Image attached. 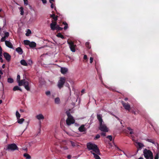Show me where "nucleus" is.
I'll return each instance as SVG.
<instances>
[{"label":"nucleus","instance_id":"46","mask_svg":"<svg viewBox=\"0 0 159 159\" xmlns=\"http://www.w3.org/2000/svg\"><path fill=\"white\" fill-rule=\"evenodd\" d=\"M93 58L92 57H90V62L91 63L93 62Z\"/></svg>","mask_w":159,"mask_h":159},{"label":"nucleus","instance_id":"13","mask_svg":"<svg viewBox=\"0 0 159 159\" xmlns=\"http://www.w3.org/2000/svg\"><path fill=\"white\" fill-rule=\"evenodd\" d=\"M97 119L99 121V124H101L103 122V121L102 119V116L101 114H97Z\"/></svg>","mask_w":159,"mask_h":159},{"label":"nucleus","instance_id":"48","mask_svg":"<svg viewBox=\"0 0 159 159\" xmlns=\"http://www.w3.org/2000/svg\"><path fill=\"white\" fill-rule=\"evenodd\" d=\"M68 28V25H66L64 26V30H66Z\"/></svg>","mask_w":159,"mask_h":159},{"label":"nucleus","instance_id":"30","mask_svg":"<svg viewBox=\"0 0 159 159\" xmlns=\"http://www.w3.org/2000/svg\"><path fill=\"white\" fill-rule=\"evenodd\" d=\"M145 140L153 144H155V141L153 139H145Z\"/></svg>","mask_w":159,"mask_h":159},{"label":"nucleus","instance_id":"16","mask_svg":"<svg viewBox=\"0 0 159 159\" xmlns=\"http://www.w3.org/2000/svg\"><path fill=\"white\" fill-rule=\"evenodd\" d=\"M16 51L20 55L22 54L23 53L22 49L19 47L16 48Z\"/></svg>","mask_w":159,"mask_h":159},{"label":"nucleus","instance_id":"55","mask_svg":"<svg viewBox=\"0 0 159 159\" xmlns=\"http://www.w3.org/2000/svg\"><path fill=\"white\" fill-rule=\"evenodd\" d=\"M0 61H1V62H2V63L3 62V60L2 57H0Z\"/></svg>","mask_w":159,"mask_h":159},{"label":"nucleus","instance_id":"47","mask_svg":"<svg viewBox=\"0 0 159 159\" xmlns=\"http://www.w3.org/2000/svg\"><path fill=\"white\" fill-rule=\"evenodd\" d=\"M101 135L102 136H106V133L104 132H102L101 133Z\"/></svg>","mask_w":159,"mask_h":159},{"label":"nucleus","instance_id":"3","mask_svg":"<svg viewBox=\"0 0 159 159\" xmlns=\"http://www.w3.org/2000/svg\"><path fill=\"white\" fill-rule=\"evenodd\" d=\"M143 153L144 157L146 159H153V154L150 150L146 148L144 149Z\"/></svg>","mask_w":159,"mask_h":159},{"label":"nucleus","instance_id":"17","mask_svg":"<svg viewBox=\"0 0 159 159\" xmlns=\"http://www.w3.org/2000/svg\"><path fill=\"white\" fill-rule=\"evenodd\" d=\"M68 71V69L67 68H66L65 67H61V73L62 74H64L66 73V72H67Z\"/></svg>","mask_w":159,"mask_h":159},{"label":"nucleus","instance_id":"9","mask_svg":"<svg viewBox=\"0 0 159 159\" xmlns=\"http://www.w3.org/2000/svg\"><path fill=\"white\" fill-rule=\"evenodd\" d=\"M22 85H24L25 89L28 91H30V88L29 86V83L25 80L22 83Z\"/></svg>","mask_w":159,"mask_h":159},{"label":"nucleus","instance_id":"10","mask_svg":"<svg viewBox=\"0 0 159 159\" xmlns=\"http://www.w3.org/2000/svg\"><path fill=\"white\" fill-rule=\"evenodd\" d=\"M25 79H23L21 80H20V76L19 75H18L17 77V81L19 85V86H21L22 85V83L23 82H24V81H25Z\"/></svg>","mask_w":159,"mask_h":159},{"label":"nucleus","instance_id":"11","mask_svg":"<svg viewBox=\"0 0 159 159\" xmlns=\"http://www.w3.org/2000/svg\"><path fill=\"white\" fill-rule=\"evenodd\" d=\"M3 56L7 61H10L11 56L8 53L5 52L3 53Z\"/></svg>","mask_w":159,"mask_h":159},{"label":"nucleus","instance_id":"35","mask_svg":"<svg viewBox=\"0 0 159 159\" xmlns=\"http://www.w3.org/2000/svg\"><path fill=\"white\" fill-rule=\"evenodd\" d=\"M20 14L21 15H23L24 14V10H23V8L21 7H20Z\"/></svg>","mask_w":159,"mask_h":159},{"label":"nucleus","instance_id":"26","mask_svg":"<svg viewBox=\"0 0 159 159\" xmlns=\"http://www.w3.org/2000/svg\"><path fill=\"white\" fill-rule=\"evenodd\" d=\"M63 28H62L61 27L59 26V25H56V28L55 30H56L57 31H61L63 30Z\"/></svg>","mask_w":159,"mask_h":159},{"label":"nucleus","instance_id":"20","mask_svg":"<svg viewBox=\"0 0 159 159\" xmlns=\"http://www.w3.org/2000/svg\"><path fill=\"white\" fill-rule=\"evenodd\" d=\"M29 46L31 48H34L36 47V44L34 42H30Z\"/></svg>","mask_w":159,"mask_h":159},{"label":"nucleus","instance_id":"22","mask_svg":"<svg viewBox=\"0 0 159 159\" xmlns=\"http://www.w3.org/2000/svg\"><path fill=\"white\" fill-rule=\"evenodd\" d=\"M20 64L24 66H28V64L25 60H22L20 61Z\"/></svg>","mask_w":159,"mask_h":159},{"label":"nucleus","instance_id":"12","mask_svg":"<svg viewBox=\"0 0 159 159\" xmlns=\"http://www.w3.org/2000/svg\"><path fill=\"white\" fill-rule=\"evenodd\" d=\"M57 22H54L53 21H52V23L50 24V27L51 29L52 30H55L56 28Z\"/></svg>","mask_w":159,"mask_h":159},{"label":"nucleus","instance_id":"44","mask_svg":"<svg viewBox=\"0 0 159 159\" xmlns=\"http://www.w3.org/2000/svg\"><path fill=\"white\" fill-rule=\"evenodd\" d=\"M100 135L99 134H98L96 135V136L95 138V139H97L100 138Z\"/></svg>","mask_w":159,"mask_h":159},{"label":"nucleus","instance_id":"45","mask_svg":"<svg viewBox=\"0 0 159 159\" xmlns=\"http://www.w3.org/2000/svg\"><path fill=\"white\" fill-rule=\"evenodd\" d=\"M24 2V4L25 5H27L28 4V0H23Z\"/></svg>","mask_w":159,"mask_h":159},{"label":"nucleus","instance_id":"27","mask_svg":"<svg viewBox=\"0 0 159 159\" xmlns=\"http://www.w3.org/2000/svg\"><path fill=\"white\" fill-rule=\"evenodd\" d=\"M24 156L27 159H30L31 158L30 156L27 153H24Z\"/></svg>","mask_w":159,"mask_h":159},{"label":"nucleus","instance_id":"52","mask_svg":"<svg viewBox=\"0 0 159 159\" xmlns=\"http://www.w3.org/2000/svg\"><path fill=\"white\" fill-rule=\"evenodd\" d=\"M99 79L102 82H103V81L102 80V77L100 75L99 76Z\"/></svg>","mask_w":159,"mask_h":159},{"label":"nucleus","instance_id":"64","mask_svg":"<svg viewBox=\"0 0 159 159\" xmlns=\"http://www.w3.org/2000/svg\"><path fill=\"white\" fill-rule=\"evenodd\" d=\"M2 49L1 46H0V52H2Z\"/></svg>","mask_w":159,"mask_h":159},{"label":"nucleus","instance_id":"57","mask_svg":"<svg viewBox=\"0 0 159 159\" xmlns=\"http://www.w3.org/2000/svg\"><path fill=\"white\" fill-rule=\"evenodd\" d=\"M113 116H114L118 120H120V119L118 117H117V116H116L115 115H113Z\"/></svg>","mask_w":159,"mask_h":159},{"label":"nucleus","instance_id":"37","mask_svg":"<svg viewBox=\"0 0 159 159\" xmlns=\"http://www.w3.org/2000/svg\"><path fill=\"white\" fill-rule=\"evenodd\" d=\"M107 138L110 141L112 140V137L111 135H108L107 137Z\"/></svg>","mask_w":159,"mask_h":159},{"label":"nucleus","instance_id":"36","mask_svg":"<svg viewBox=\"0 0 159 159\" xmlns=\"http://www.w3.org/2000/svg\"><path fill=\"white\" fill-rule=\"evenodd\" d=\"M70 143H71V144L72 145V146L73 147H75L76 146V143L75 142H74L72 141H70Z\"/></svg>","mask_w":159,"mask_h":159},{"label":"nucleus","instance_id":"54","mask_svg":"<svg viewBox=\"0 0 159 159\" xmlns=\"http://www.w3.org/2000/svg\"><path fill=\"white\" fill-rule=\"evenodd\" d=\"M43 3L45 4L47 3V0H41Z\"/></svg>","mask_w":159,"mask_h":159},{"label":"nucleus","instance_id":"7","mask_svg":"<svg viewBox=\"0 0 159 159\" xmlns=\"http://www.w3.org/2000/svg\"><path fill=\"white\" fill-rule=\"evenodd\" d=\"M67 42L69 45V47L71 51L73 52H75V48L76 46L74 44V42L71 41H69L68 40Z\"/></svg>","mask_w":159,"mask_h":159},{"label":"nucleus","instance_id":"50","mask_svg":"<svg viewBox=\"0 0 159 159\" xmlns=\"http://www.w3.org/2000/svg\"><path fill=\"white\" fill-rule=\"evenodd\" d=\"M84 60H87V56L86 55H85L84 57Z\"/></svg>","mask_w":159,"mask_h":159},{"label":"nucleus","instance_id":"39","mask_svg":"<svg viewBox=\"0 0 159 159\" xmlns=\"http://www.w3.org/2000/svg\"><path fill=\"white\" fill-rule=\"evenodd\" d=\"M127 129L129 130H131V131L130 132V134H133V132L132 131V129H131V128L129 127H128L127 128Z\"/></svg>","mask_w":159,"mask_h":159},{"label":"nucleus","instance_id":"42","mask_svg":"<svg viewBox=\"0 0 159 159\" xmlns=\"http://www.w3.org/2000/svg\"><path fill=\"white\" fill-rule=\"evenodd\" d=\"M6 38L4 36L3 37H2V39H1V41L2 42L6 41H5Z\"/></svg>","mask_w":159,"mask_h":159},{"label":"nucleus","instance_id":"29","mask_svg":"<svg viewBox=\"0 0 159 159\" xmlns=\"http://www.w3.org/2000/svg\"><path fill=\"white\" fill-rule=\"evenodd\" d=\"M24 120V119L23 118H21L20 119L19 118V119H18L17 122L20 124H21Z\"/></svg>","mask_w":159,"mask_h":159},{"label":"nucleus","instance_id":"28","mask_svg":"<svg viewBox=\"0 0 159 159\" xmlns=\"http://www.w3.org/2000/svg\"><path fill=\"white\" fill-rule=\"evenodd\" d=\"M57 36L59 38H61L62 39H64L65 38L64 36L63 35H62L61 33H58L57 35Z\"/></svg>","mask_w":159,"mask_h":159},{"label":"nucleus","instance_id":"2","mask_svg":"<svg viewBox=\"0 0 159 159\" xmlns=\"http://www.w3.org/2000/svg\"><path fill=\"white\" fill-rule=\"evenodd\" d=\"M66 113L68 117L66 121L67 125H70L71 124H74L75 122V120L70 113L67 111L66 112Z\"/></svg>","mask_w":159,"mask_h":159},{"label":"nucleus","instance_id":"31","mask_svg":"<svg viewBox=\"0 0 159 159\" xmlns=\"http://www.w3.org/2000/svg\"><path fill=\"white\" fill-rule=\"evenodd\" d=\"M85 46L88 49H90L91 48V46L90 45L89 43V42H86L85 43Z\"/></svg>","mask_w":159,"mask_h":159},{"label":"nucleus","instance_id":"51","mask_svg":"<svg viewBox=\"0 0 159 159\" xmlns=\"http://www.w3.org/2000/svg\"><path fill=\"white\" fill-rule=\"evenodd\" d=\"M131 112H132V113H134V115H136V113L135 112V111L134 110H132L131 111Z\"/></svg>","mask_w":159,"mask_h":159},{"label":"nucleus","instance_id":"49","mask_svg":"<svg viewBox=\"0 0 159 159\" xmlns=\"http://www.w3.org/2000/svg\"><path fill=\"white\" fill-rule=\"evenodd\" d=\"M28 64H29V65H31V64H32V60H30L29 61V63H28Z\"/></svg>","mask_w":159,"mask_h":159},{"label":"nucleus","instance_id":"56","mask_svg":"<svg viewBox=\"0 0 159 159\" xmlns=\"http://www.w3.org/2000/svg\"><path fill=\"white\" fill-rule=\"evenodd\" d=\"M67 158L68 159H70L71 158V156L70 155H68L67 156Z\"/></svg>","mask_w":159,"mask_h":159},{"label":"nucleus","instance_id":"32","mask_svg":"<svg viewBox=\"0 0 159 159\" xmlns=\"http://www.w3.org/2000/svg\"><path fill=\"white\" fill-rule=\"evenodd\" d=\"M16 116L17 119H19L20 116V115L19 113V112L17 111L16 112Z\"/></svg>","mask_w":159,"mask_h":159},{"label":"nucleus","instance_id":"23","mask_svg":"<svg viewBox=\"0 0 159 159\" xmlns=\"http://www.w3.org/2000/svg\"><path fill=\"white\" fill-rule=\"evenodd\" d=\"M135 142L139 146V148L140 149L144 146L143 144L142 143L137 142Z\"/></svg>","mask_w":159,"mask_h":159},{"label":"nucleus","instance_id":"24","mask_svg":"<svg viewBox=\"0 0 159 159\" xmlns=\"http://www.w3.org/2000/svg\"><path fill=\"white\" fill-rule=\"evenodd\" d=\"M13 90L14 91L19 90L21 92H22V89L17 86H14L13 88Z\"/></svg>","mask_w":159,"mask_h":159},{"label":"nucleus","instance_id":"38","mask_svg":"<svg viewBox=\"0 0 159 159\" xmlns=\"http://www.w3.org/2000/svg\"><path fill=\"white\" fill-rule=\"evenodd\" d=\"M9 36V33L8 32H5L4 33V36L6 38H7Z\"/></svg>","mask_w":159,"mask_h":159},{"label":"nucleus","instance_id":"19","mask_svg":"<svg viewBox=\"0 0 159 159\" xmlns=\"http://www.w3.org/2000/svg\"><path fill=\"white\" fill-rule=\"evenodd\" d=\"M90 152L93 155L95 159H100V157L98 155L99 154H98L96 153H94L92 151H90Z\"/></svg>","mask_w":159,"mask_h":159},{"label":"nucleus","instance_id":"60","mask_svg":"<svg viewBox=\"0 0 159 159\" xmlns=\"http://www.w3.org/2000/svg\"><path fill=\"white\" fill-rule=\"evenodd\" d=\"M2 52H0V57H2Z\"/></svg>","mask_w":159,"mask_h":159},{"label":"nucleus","instance_id":"43","mask_svg":"<svg viewBox=\"0 0 159 159\" xmlns=\"http://www.w3.org/2000/svg\"><path fill=\"white\" fill-rule=\"evenodd\" d=\"M45 94L47 96L49 95L50 94V91H47L45 92Z\"/></svg>","mask_w":159,"mask_h":159},{"label":"nucleus","instance_id":"61","mask_svg":"<svg viewBox=\"0 0 159 159\" xmlns=\"http://www.w3.org/2000/svg\"><path fill=\"white\" fill-rule=\"evenodd\" d=\"M63 148H64V149H65V150L68 149L67 147L66 146L64 147Z\"/></svg>","mask_w":159,"mask_h":159},{"label":"nucleus","instance_id":"1","mask_svg":"<svg viewBox=\"0 0 159 159\" xmlns=\"http://www.w3.org/2000/svg\"><path fill=\"white\" fill-rule=\"evenodd\" d=\"M87 147L89 150H92L93 152L98 154L100 155V152L97 146L94 143H87Z\"/></svg>","mask_w":159,"mask_h":159},{"label":"nucleus","instance_id":"59","mask_svg":"<svg viewBox=\"0 0 159 159\" xmlns=\"http://www.w3.org/2000/svg\"><path fill=\"white\" fill-rule=\"evenodd\" d=\"M5 64H3L2 66V68L4 69L5 68Z\"/></svg>","mask_w":159,"mask_h":159},{"label":"nucleus","instance_id":"15","mask_svg":"<svg viewBox=\"0 0 159 159\" xmlns=\"http://www.w3.org/2000/svg\"><path fill=\"white\" fill-rule=\"evenodd\" d=\"M79 131L80 132H84L86 130V129L84 127V125H82L78 129Z\"/></svg>","mask_w":159,"mask_h":159},{"label":"nucleus","instance_id":"18","mask_svg":"<svg viewBox=\"0 0 159 159\" xmlns=\"http://www.w3.org/2000/svg\"><path fill=\"white\" fill-rule=\"evenodd\" d=\"M50 17L52 18L54 20V22H56L57 20L58 16H56L55 14H51L50 15Z\"/></svg>","mask_w":159,"mask_h":159},{"label":"nucleus","instance_id":"63","mask_svg":"<svg viewBox=\"0 0 159 159\" xmlns=\"http://www.w3.org/2000/svg\"><path fill=\"white\" fill-rule=\"evenodd\" d=\"M0 74L1 75H2L3 74V72L1 70H0Z\"/></svg>","mask_w":159,"mask_h":159},{"label":"nucleus","instance_id":"34","mask_svg":"<svg viewBox=\"0 0 159 159\" xmlns=\"http://www.w3.org/2000/svg\"><path fill=\"white\" fill-rule=\"evenodd\" d=\"M24 43L26 45H29L30 42L28 40H25L24 41Z\"/></svg>","mask_w":159,"mask_h":159},{"label":"nucleus","instance_id":"33","mask_svg":"<svg viewBox=\"0 0 159 159\" xmlns=\"http://www.w3.org/2000/svg\"><path fill=\"white\" fill-rule=\"evenodd\" d=\"M7 82L10 83H12L13 82V80L11 78H8L7 79Z\"/></svg>","mask_w":159,"mask_h":159},{"label":"nucleus","instance_id":"62","mask_svg":"<svg viewBox=\"0 0 159 159\" xmlns=\"http://www.w3.org/2000/svg\"><path fill=\"white\" fill-rule=\"evenodd\" d=\"M54 1V0H49V2L50 3H52V2H53Z\"/></svg>","mask_w":159,"mask_h":159},{"label":"nucleus","instance_id":"6","mask_svg":"<svg viewBox=\"0 0 159 159\" xmlns=\"http://www.w3.org/2000/svg\"><path fill=\"white\" fill-rule=\"evenodd\" d=\"M99 129L102 131L105 132H108V129L106 126L102 123L99 124Z\"/></svg>","mask_w":159,"mask_h":159},{"label":"nucleus","instance_id":"40","mask_svg":"<svg viewBox=\"0 0 159 159\" xmlns=\"http://www.w3.org/2000/svg\"><path fill=\"white\" fill-rule=\"evenodd\" d=\"M31 33V31L29 29L28 30V31L27 32V33H26L25 35L26 36H28L29 35L28 34H30Z\"/></svg>","mask_w":159,"mask_h":159},{"label":"nucleus","instance_id":"53","mask_svg":"<svg viewBox=\"0 0 159 159\" xmlns=\"http://www.w3.org/2000/svg\"><path fill=\"white\" fill-rule=\"evenodd\" d=\"M62 24L65 25H68V24H67V23L65 22V21H63V22H62Z\"/></svg>","mask_w":159,"mask_h":159},{"label":"nucleus","instance_id":"5","mask_svg":"<svg viewBox=\"0 0 159 159\" xmlns=\"http://www.w3.org/2000/svg\"><path fill=\"white\" fill-rule=\"evenodd\" d=\"M7 150H10L11 151L18 150V148L15 143H12L8 145Z\"/></svg>","mask_w":159,"mask_h":159},{"label":"nucleus","instance_id":"14","mask_svg":"<svg viewBox=\"0 0 159 159\" xmlns=\"http://www.w3.org/2000/svg\"><path fill=\"white\" fill-rule=\"evenodd\" d=\"M5 44L7 46L11 48H13V46L11 42L9 41H5Z\"/></svg>","mask_w":159,"mask_h":159},{"label":"nucleus","instance_id":"8","mask_svg":"<svg viewBox=\"0 0 159 159\" xmlns=\"http://www.w3.org/2000/svg\"><path fill=\"white\" fill-rule=\"evenodd\" d=\"M121 103L126 110L128 111H130V106L129 103H125L123 101L121 102Z\"/></svg>","mask_w":159,"mask_h":159},{"label":"nucleus","instance_id":"21","mask_svg":"<svg viewBox=\"0 0 159 159\" xmlns=\"http://www.w3.org/2000/svg\"><path fill=\"white\" fill-rule=\"evenodd\" d=\"M36 118L38 120H43L44 119V117L42 114H39L36 116Z\"/></svg>","mask_w":159,"mask_h":159},{"label":"nucleus","instance_id":"41","mask_svg":"<svg viewBox=\"0 0 159 159\" xmlns=\"http://www.w3.org/2000/svg\"><path fill=\"white\" fill-rule=\"evenodd\" d=\"M159 158V153L157 152L156 155L154 159H158Z\"/></svg>","mask_w":159,"mask_h":159},{"label":"nucleus","instance_id":"25","mask_svg":"<svg viewBox=\"0 0 159 159\" xmlns=\"http://www.w3.org/2000/svg\"><path fill=\"white\" fill-rule=\"evenodd\" d=\"M60 101L59 98H56L55 99V102L56 104H59L60 103Z\"/></svg>","mask_w":159,"mask_h":159},{"label":"nucleus","instance_id":"4","mask_svg":"<svg viewBox=\"0 0 159 159\" xmlns=\"http://www.w3.org/2000/svg\"><path fill=\"white\" fill-rule=\"evenodd\" d=\"M65 82V77H61L58 81L57 84V86L59 89L63 88Z\"/></svg>","mask_w":159,"mask_h":159},{"label":"nucleus","instance_id":"58","mask_svg":"<svg viewBox=\"0 0 159 159\" xmlns=\"http://www.w3.org/2000/svg\"><path fill=\"white\" fill-rule=\"evenodd\" d=\"M51 3V8H53V7H54L53 4L52 3Z\"/></svg>","mask_w":159,"mask_h":159}]
</instances>
